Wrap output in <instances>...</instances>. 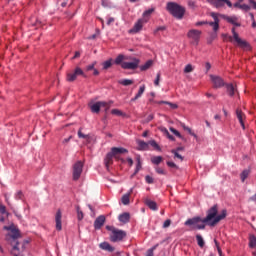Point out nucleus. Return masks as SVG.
<instances>
[{"instance_id": "nucleus-1", "label": "nucleus", "mask_w": 256, "mask_h": 256, "mask_svg": "<svg viewBox=\"0 0 256 256\" xmlns=\"http://www.w3.org/2000/svg\"><path fill=\"white\" fill-rule=\"evenodd\" d=\"M218 213L217 206H213L208 210L206 218L202 219L201 217H194L188 219L185 222V225L191 227V229H205V223L210 225V227H215L219 221H223L227 217V210H222L220 214Z\"/></svg>"}, {"instance_id": "nucleus-2", "label": "nucleus", "mask_w": 256, "mask_h": 256, "mask_svg": "<svg viewBox=\"0 0 256 256\" xmlns=\"http://www.w3.org/2000/svg\"><path fill=\"white\" fill-rule=\"evenodd\" d=\"M210 15L214 19V22L209 23L210 27H213V31H219V17H223V19L234 27H241V21H239L237 16H223L215 12H212Z\"/></svg>"}, {"instance_id": "nucleus-3", "label": "nucleus", "mask_w": 256, "mask_h": 256, "mask_svg": "<svg viewBox=\"0 0 256 256\" xmlns=\"http://www.w3.org/2000/svg\"><path fill=\"white\" fill-rule=\"evenodd\" d=\"M114 63L116 65H121L122 69H137L139 67V59L123 54H119Z\"/></svg>"}, {"instance_id": "nucleus-4", "label": "nucleus", "mask_w": 256, "mask_h": 256, "mask_svg": "<svg viewBox=\"0 0 256 256\" xmlns=\"http://www.w3.org/2000/svg\"><path fill=\"white\" fill-rule=\"evenodd\" d=\"M4 230L8 231L6 235V241L13 245L14 251H17L19 249V247H17V245H19V242L17 240L19 239V237H21L19 229L17 228V226H15V224H11L10 226H4Z\"/></svg>"}, {"instance_id": "nucleus-5", "label": "nucleus", "mask_w": 256, "mask_h": 256, "mask_svg": "<svg viewBox=\"0 0 256 256\" xmlns=\"http://www.w3.org/2000/svg\"><path fill=\"white\" fill-rule=\"evenodd\" d=\"M127 152L128 151L125 148L113 147L111 149V152H109L104 159L106 169H109V166L113 165V157L114 159H119V155H122L123 153Z\"/></svg>"}, {"instance_id": "nucleus-6", "label": "nucleus", "mask_w": 256, "mask_h": 256, "mask_svg": "<svg viewBox=\"0 0 256 256\" xmlns=\"http://www.w3.org/2000/svg\"><path fill=\"white\" fill-rule=\"evenodd\" d=\"M228 39L230 43H234V45H237V47H240V49H243L244 51L251 50L249 43L239 37V34L235 31V28H232V36H229Z\"/></svg>"}, {"instance_id": "nucleus-7", "label": "nucleus", "mask_w": 256, "mask_h": 256, "mask_svg": "<svg viewBox=\"0 0 256 256\" xmlns=\"http://www.w3.org/2000/svg\"><path fill=\"white\" fill-rule=\"evenodd\" d=\"M166 9L176 19H183V15H185V8L174 2H168Z\"/></svg>"}, {"instance_id": "nucleus-8", "label": "nucleus", "mask_w": 256, "mask_h": 256, "mask_svg": "<svg viewBox=\"0 0 256 256\" xmlns=\"http://www.w3.org/2000/svg\"><path fill=\"white\" fill-rule=\"evenodd\" d=\"M111 103L113 102H105V101H99V102H90L89 107L92 111V113H99L101 109L103 111H109L111 107Z\"/></svg>"}, {"instance_id": "nucleus-9", "label": "nucleus", "mask_w": 256, "mask_h": 256, "mask_svg": "<svg viewBox=\"0 0 256 256\" xmlns=\"http://www.w3.org/2000/svg\"><path fill=\"white\" fill-rule=\"evenodd\" d=\"M81 173H83V163L81 161H77L72 168L73 180H79V177H81Z\"/></svg>"}, {"instance_id": "nucleus-10", "label": "nucleus", "mask_w": 256, "mask_h": 256, "mask_svg": "<svg viewBox=\"0 0 256 256\" xmlns=\"http://www.w3.org/2000/svg\"><path fill=\"white\" fill-rule=\"evenodd\" d=\"M126 235L127 234L123 230L113 229L110 234V239L113 243H117V241H122Z\"/></svg>"}, {"instance_id": "nucleus-11", "label": "nucleus", "mask_w": 256, "mask_h": 256, "mask_svg": "<svg viewBox=\"0 0 256 256\" xmlns=\"http://www.w3.org/2000/svg\"><path fill=\"white\" fill-rule=\"evenodd\" d=\"M207 2L213 7H216V9H221V7H225V5L233 7V3L229 0H207Z\"/></svg>"}, {"instance_id": "nucleus-12", "label": "nucleus", "mask_w": 256, "mask_h": 256, "mask_svg": "<svg viewBox=\"0 0 256 256\" xmlns=\"http://www.w3.org/2000/svg\"><path fill=\"white\" fill-rule=\"evenodd\" d=\"M188 38L191 39L192 45H199V39H201V31L192 29L188 32Z\"/></svg>"}, {"instance_id": "nucleus-13", "label": "nucleus", "mask_w": 256, "mask_h": 256, "mask_svg": "<svg viewBox=\"0 0 256 256\" xmlns=\"http://www.w3.org/2000/svg\"><path fill=\"white\" fill-rule=\"evenodd\" d=\"M145 23H147V19L142 18L139 19L134 27L130 30V33H139V31H141L143 29V25H145Z\"/></svg>"}, {"instance_id": "nucleus-14", "label": "nucleus", "mask_w": 256, "mask_h": 256, "mask_svg": "<svg viewBox=\"0 0 256 256\" xmlns=\"http://www.w3.org/2000/svg\"><path fill=\"white\" fill-rule=\"evenodd\" d=\"M210 80L213 83L215 89H219V87H223V85H225L223 79L217 75H210Z\"/></svg>"}, {"instance_id": "nucleus-15", "label": "nucleus", "mask_w": 256, "mask_h": 256, "mask_svg": "<svg viewBox=\"0 0 256 256\" xmlns=\"http://www.w3.org/2000/svg\"><path fill=\"white\" fill-rule=\"evenodd\" d=\"M62 219H63V212L61 210H57L55 214V223L57 231H61L62 227Z\"/></svg>"}, {"instance_id": "nucleus-16", "label": "nucleus", "mask_w": 256, "mask_h": 256, "mask_svg": "<svg viewBox=\"0 0 256 256\" xmlns=\"http://www.w3.org/2000/svg\"><path fill=\"white\" fill-rule=\"evenodd\" d=\"M236 117H237L242 129H245V113H243V111H241L240 109H237Z\"/></svg>"}, {"instance_id": "nucleus-17", "label": "nucleus", "mask_w": 256, "mask_h": 256, "mask_svg": "<svg viewBox=\"0 0 256 256\" xmlns=\"http://www.w3.org/2000/svg\"><path fill=\"white\" fill-rule=\"evenodd\" d=\"M102 225H105V216L103 215L99 216L94 222L95 229H100Z\"/></svg>"}, {"instance_id": "nucleus-18", "label": "nucleus", "mask_w": 256, "mask_h": 256, "mask_svg": "<svg viewBox=\"0 0 256 256\" xmlns=\"http://www.w3.org/2000/svg\"><path fill=\"white\" fill-rule=\"evenodd\" d=\"M133 193V188H131L128 193L124 194L121 198V201L123 203V205H129L130 203V197H131V194Z\"/></svg>"}, {"instance_id": "nucleus-19", "label": "nucleus", "mask_w": 256, "mask_h": 256, "mask_svg": "<svg viewBox=\"0 0 256 256\" xmlns=\"http://www.w3.org/2000/svg\"><path fill=\"white\" fill-rule=\"evenodd\" d=\"M137 145L140 151H147V149H149V142L147 143L145 141L138 140Z\"/></svg>"}, {"instance_id": "nucleus-20", "label": "nucleus", "mask_w": 256, "mask_h": 256, "mask_svg": "<svg viewBox=\"0 0 256 256\" xmlns=\"http://www.w3.org/2000/svg\"><path fill=\"white\" fill-rule=\"evenodd\" d=\"M144 93H145V85H142L140 86L138 93L135 95L134 98L131 99V101H137V99H141Z\"/></svg>"}, {"instance_id": "nucleus-21", "label": "nucleus", "mask_w": 256, "mask_h": 256, "mask_svg": "<svg viewBox=\"0 0 256 256\" xmlns=\"http://www.w3.org/2000/svg\"><path fill=\"white\" fill-rule=\"evenodd\" d=\"M145 204H146L147 207H149V209H151L152 211H157V203H156L155 201L146 199Z\"/></svg>"}, {"instance_id": "nucleus-22", "label": "nucleus", "mask_w": 256, "mask_h": 256, "mask_svg": "<svg viewBox=\"0 0 256 256\" xmlns=\"http://www.w3.org/2000/svg\"><path fill=\"white\" fill-rule=\"evenodd\" d=\"M130 218L131 216L129 215V213L125 212L119 216V221L121 223H129Z\"/></svg>"}, {"instance_id": "nucleus-23", "label": "nucleus", "mask_w": 256, "mask_h": 256, "mask_svg": "<svg viewBox=\"0 0 256 256\" xmlns=\"http://www.w3.org/2000/svg\"><path fill=\"white\" fill-rule=\"evenodd\" d=\"M100 248L103 249L104 251H110V252L115 251V249L111 245H109V243L107 242L101 243Z\"/></svg>"}, {"instance_id": "nucleus-24", "label": "nucleus", "mask_w": 256, "mask_h": 256, "mask_svg": "<svg viewBox=\"0 0 256 256\" xmlns=\"http://www.w3.org/2000/svg\"><path fill=\"white\" fill-rule=\"evenodd\" d=\"M249 175H251V170L246 169V170L242 171V173L240 174V179H241L242 183H245V179H247V177H249Z\"/></svg>"}, {"instance_id": "nucleus-25", "label": "nucleus", "mask_w": 256, "mask_h": 256, "mask_svg": "<svg viewBox=\"0 0 256 256\" xmlns=\"http://www.w3.org/2000/svg\"><path fill=\"white\" fill-rule=\"evenodd\" d=\"M152 66H153V60H148L145 64L140 66V70L147 71V69H151Z\"/></svg>"}, {"instance_id": "nucleus-26", "label": "nucleus", "mask_w": 256, "mask_h": 256, "mask_svg": "<svg viewBox=\"0 0 256 256\" xmlns=\"http://www.w3.org/2000/svg\"><path fill=\"white\" fill-rule=\"evenodd\" d=\"M184 131H187L189 133V135H191L192 137H194V139H199V137L197 136V134H195V132H193V130H191V128H189V126H186L185 124L182 125Z\"/></svg>"}, {"instance_id": "nucleus-27", "label": "nucleus", "mask_w": 256, "mask_h": 256, "mask_svg": "<svg viewBox=\"0 0 256 256\" xmlns=\"http://www.w3.org/2000/svg\"><path fill=\"white\" fill-rule=\"evenodd\" d=\"M236 91H237V89L235 88V86L233 84L227 85V92H228V95H230V97H233V95H235Z\"/></svg>"}, {"instance_id": "nucleus-28", "label": "nucleus", "mask_w": 256, "mask_h": 256, "mask_svg": "<svg viewBox=\"0 0 256 256\" xmlns=\"http://www.w3.org/2000/svg\"><path fill=\"white\" fill-rule=\"evenodd\" d=\"M118 83L120 85H123L124 87H128V85H133V80L122 79V80H119Z\"/></svg>"}, {"instance_id": "nucleus-29", "label": "nucleus", "mask_w": 256, "mask_h": 256, "mask_svg": "<svg viewBox=\"0 0 256 256\" xmlns=\"http://www.w3.org/2000/svg\"><path fill=\"white\" fill-rule=\"evenodd\" d=\"M161 161H163V157L161 156H153L151 158V162L154 164V165H159V163H161Z\"/></svg>"}, {"instance_id": "nucleus-30", "label": "nucleus", "mask_w": 256, "mask_h": 256, "mask_svg": "<svg viewBox=\"0 0 256 256\" xmlns=\"http://www.w3.org/2000/svg\"><path fill=\"white\" fill-rule=\"evenodd\" d=\"M148 145H151V147H153L156 151H161V147L159 146V144H157L155 140H150L148 142Z\"/></svg>"}, {"instance_id": "nucleus-31", "label": "nucleus", "mask_w": 256, "mask_h": 256, "mask_svg": "<svg viewBox=\"0 0 256 256\" xmlns=\"http://www.w3.org/2000/svg\"><path fill=\"white\" fill-rule=\"evenodd\" d=\"M196 239L199 247H205V240H203V237L201 235H196Z\"/></svg>"}, {"instance_id": "nucleus-32", "label": "nucleus", "mask_w": 256, "mask_h": 256, "mask_svg": "<svg viewBox=\"0 0 256 256\" xmlns=\"http://www.w3.org/2000/svg\"><path fill=\"white\" fill-rule=\"evenodd\" d=\"M195 71V67L191 64H187L184 68V73H193Z\"/></svg>"}, {"instance_id": "nucleus-33", "label": "nucleus", "mask_w": 256, "mask_h": 256, "mask_svg": "<svg viewBox=\"0 0 256 256\" xmlns=\"http://www.w3.org/2000/svg\"><path fill=\"white\" fill-rule=\"evenodd\" d=\"M77 79V74L75 72L73 73H68L67 75V81L73 82Z\"/></svg>"}, {"instance_id": "nucleus-34", "label": "nucleus", "mask_w": 256, "mask_h": 256, "mask_svg": "<svg viewBox=\"0 0 256 256\" xmlns=\"http://www.w3.org/2000/svg\"><path fill=\"white\" fill-rule=\"evenodd\" d=\"M256 246V237L254 235L249 238V247L253 248Z\"/></svg>"}, {"instance_id": "nucleus-35", "label": "nucleus", "mask_w": 256, "mask_h": 256, "mask_svg": "<svg viewBox=\"0 0 256 256\" xmlns=\"http://www.w3.org/2000/svg\"><path fill=\"white\" fill-rule=\"evenodd\" d=\"M102 65H103V69H109V67H111V65H113V59L103 62Z\"/></svg>"}, {"instance_id": "nucleus-36", "label": "nucleus", "mask_w": 256, "mask_h": 256, "mask_svg": "<svg viewBox=\"0 0 256 256\" xmlns=\"http://www.w3.org/2000/svg\"><path fill=\"white\" fill-rule=\"evenodd\" d=\"M74 73H76L77 77H79V75H81L82 77H85V72H83V70L80 67H76V69L74 70Z\"/></svg>"}, {"instance_id": "nucleus-37", "label": "nucleus", "mask_w": 256, "mask_h": 256, "mask_svg": "<svg viewBox=\"0 0 256 256\" xmlns=\"http://www.w3.org/2000/svg\"><path fill=\"white\" fill-rule=\"evenodd\" d=\"M177 151H181V148H178L177 150H172V153L174 154V157H176L177 159H180L181 161H183V156H181L179 154V152Z\"/></svg>"}, {"instance_id": "nucleus-38", "label": "nucleus", "mask_w": 256, "mask_h": 256, "mask_svg": "<svg viewBox=\"0 0 256 256\" xmlns=\"http://www.w3.org/2000/svg\"><path fill=\"white\" fill-rule=\"evenodd\" d=\"M164 104V105H169V107H171V109H177V104H173L170 102H165V101H160L159 105Z\"/></svg>"}, {"instance_id": "nucleus-39", "label": "nucleus", "mask_w": 256, "mask_h": 256, "mask_svg": "<svg viewBox=\"0 0 256 256\" xmlns=\"http://www.w3.org/2000/svg\"><path fill=\"white\" fill-rule=\"evenodd\" d=\"M170 131H171V133H173L176 137H179V139H182V135H181V133L179 132V131H177L175 128H173V127H171L170 128Z\"/></svg>"}, {"instance_id": "nucleus-40", "label": "nucleus", "mask_w": 256, "mask_h": 256, "mask_svg": "<svg viewBox=\"0 0 256 256\" xmlns=\"http://www.w3.org/2000/svg\"><path fill=\"white\" fill-rule=\"evenodd\" d=\"M78 137L80 139H86V141H89L91 139V137H89V135L82 134L81 130L78 131Z\"/></svg>"}, {"instance_id": "nucleus-41", "label": "nucleus", "mask_w": 256, "mask_h": 256, "mask_svg": "<svg viewBox=\"0 0 256 256\" xmlns=\"http://www.w3.org/2000/svg\"><path fill=\"white\" fill-rule=\"evenodd\" d=\"M111 113L112 115H117L118 117H121V115H123V112H121V110L119 109H113Z\"/></svg>"}, {"instance_id": "nucleus-42", "label": "nucleus", "mask_w": 256, "mask_h": 256, "mask_svg": "<svg viewBox=\"0 0 256 256\" xmlns=\"http://www.w3.org/2000/svg\"><path fill=\"white\" fill-rule=\"evenodd\" d=\"M159 81H161V73H158L156 79L154 80V85H156V87H159Z\"/></svg>"}, {"instance_id": "nucleus-43", "label": "nucleus", "mask_w": 256, "mask_h": 256, "mask_svg": "<svg viewBox=\"0 0 256 256\" xmlns=\"http://www.w3.org/2000/svg\"><path fill=\"white\" fill-rule=\"evenodd\" d=\"M0 213H2V215H6V216L9 215V214L7 213V210H6L5 206H4V205H1V204H0Z\"/></svg>"}, {"instance_id": "nucleus-44", "label": "nucleus", "mask_w": 256, "mask_h": 256, "mask_svg": "<svg viewBox=\"0 0 256 256\" xmlns=\"http://www.w3.org/2000/svg\"><path fill=\"white\" fill-rule=\"evenodd\" d=\"M151 13H153V9H148L143 13V17L144 19H147L146 17H149V15H151Z\"/></svg>"}, {"instance_id": "nucleus-45", "label": "nucleus", "mask_w": 256, "mask_h": 256, "mask_svg": "<svg viewBox=\"0 0 256 256\" xmlns=\"http://www.w3.org/2000/svg\"><path fill=\"white\" fill-rule=\"evenodd\" d=\"M250 9H256V1L255 0H248Z\"/></svg>"}, {"instance_id": "nucleus-46", "label": "nucleus", "mask_w": 256, "mask_h": 256, "mask_svg": "<svg viewBox=\"0 0 256 256\" xmlns=\"http://www.w3.org/2000/svg\"><path fill=\"white\" fill-rule=\"evenodd\" d=\"M77 217H78L79 221H81L83 219V212L79 209H77Z\"/></svg>"}, {"instance_id": "nucleus-47", "label": "nucleus", "mask_w": 256, "mask_h": 256, "mask_svg": "<svg viewBox=\"0 0 256 256\" xmlns=\"http://www.w3.org/2000/svg\"><path fill=\"white\" fill-rule=\"evenodd\" d=\"M240 9H242L243 11H249L250 7L247 4H241Z\"/></svg>"}, {"instance_id": "nucleus-48", "label": "nucleus", "mask_w": 256, "mask_h": 256, "mask_svg": "<svg viewBox=\"0 0 256 256\" xmlns=\"http://www.w3.org/2000/svg\"><path fill=\"white\" fill-rule=\"evenodd\" d=\"M156 172H157L159 175H165V170H163V169L160 168V167H157V168H156Z\"/></svg>"}, {"instance_id": "nucleus-49", "label": "nucleus", "mask_w": 256, "mask_h": 256, "mask_svg": "<svg viewBox=\"0 0 256 256\" xmlns=\"http://www.w3.org/2000/svg\"><path fill=\"white\" fill-rule=\"evenodd\" d=\"M170 225H171V220L168 219L164 222L163 227L164 229H167V227H169Z\"/></svg>"}, {"instance_id": "nucleus-50", "label": "nucleus", "mask_w": 256, "mask_h": 256, "mask_svg": "<svg viewBox=\"0 0 256 256\" xmlns=\"http://www.w3.org/2000/svg\"><path fill=\"white\" fill-rule=\"evenodd\" d=\"M92 69H95V63L90 64L86 67V71H92Z\"/></svg>"}, {"instance_id": "nucleus-51", "label": "nucleus", "mask_w": 256, "mask_h": 256, "mask_svg": "<svg viewBox=\"0 0 256 256\" xmlns=\"http://www.w3.org/2000/svg\"><path fill=\"white\" fill-rule=\"evenodd\" d=\"M214 241H215V245L217 247V251H218L219 255L221 256L223 252L221 251V248L219 247V243H217V240H214Z\"/></svg>"}, {"instance_id": "nucleus-52", "label": "nucleus", "mask_w": 256, "mask_h": 256, "mask_svg": "<svg viewBox=\"0 0 256 256\" xmlns=\"http://www.w3.org/2000/svg\"><path fill=\"white\" fill-rule=\"evenodd\" d=\"M145 179H146V183H149V184L153 183V177L146 176Z\"/></svg>"}, {"instance_id": "nucleus-53", "label": "nucleus", "mask_w": 256, "mask_h": 256, "mask_svg": "<svg viewBox=\"0 0 256 256\" xmlns=\"http://www.w3.org/2000/svg\"><path fill=\"white\" fill-rule=\"evenodd\" d=\"M160 131L164 133V135H169V130H167L165 127L160 128Z\"/></svg>"}, {"instance_id": "nucleus-54", "label": "nucleus", "mask_w": 256, "mask_h": 256, "mask_svg": "<svg viewBox=\"0 0 256 256\" xmlns=\"http://www.w3.org/2000/svg\"><path fill=\"white\" fill-rule=\"evenodd\" d=\"M141 169V161L138 159V163L136 166V173H139V170Z\"/></svg>"}, {"instance_id": "nucleus-55", "label": "nucleus", "mask_w": 256, "mask_h": 256, "mask_svg": "<svg viewBox=\"0 0 256 256\" xmlns=\"http://www.w3.org/2000/svg\"><path fill=\"white\" fill-rule=\"evenodd\" d=\"M207 23H208V22H205V21L197 22V23H196V27H199V26H201V25H207ZM209 23H211V22H209ZM209 23H208V25H209Z\"/></svg>"}, {"instance_id": "nucleus-56", "label": "nucleus", "mask_w": 256, "mask_h": 256, "mask_svg": "<svg viewBox=\"0 0 256 256\" xmlns=\"http://www.w3.org/2000/svg\"><path fill=\"white\" fill-rule=\"evenodd\" d=\"M168 167L177 168L175 162H167Z\"/></svg>"}, {"instance_id": "nucleus-57", "label": "nucleus", "mask_w": 256, "mask_h": 256, "mask_svg": "<svg viewBox=\"0 0 256 256\" xmlns=\"http://www.w3.org/2000/svg\"><path fill=\"white\" fill-rule=\"evenodd\" d=\"M115 22V18H108L107 25H111V23Z\"/></svg>"}, {"instance_id": "nucleus-58", "label": "nucleus", "mask_w": 256, "mask_h": 256, "mask_svg": "<svg viewBox=\"0 0 256 256\" xmlns=\"http://www.w3.org/2000/svg\"><path fill=\"white\" fill-rule=\"evenodd\" d=\"M159 31H165V26H160L156 29L155 33L159 32Z\"/></svg>"}, {"instance_id": "nucleus-59", "label": "nucleus", "mask_w": 256, "mask_h": 256, "mask_svg": "<svg viewBox=\"0 0 256 256\" xmlns=\"http://www.w3.org/2000/svg\"><path fill=\"white\" fill-rule=\"evenodd\" d=\"M166 137H168V139H170V141H175V137H173L171 134H166Z\"/></svg>"}, {"instance_id": "nucleus-60", "label": "nucleus", "mask_w": 256, "mask_h": 256, "mask_svg": "<svg viewBox=\"0 0 256 256\" xmlns=\"http://www.w3.org/2000/svg\"><path fill=\"white\" fill-rule=\"evenodd\" d=\"M146 256H153V249H149L146 253Z\"/></svg>"}, {"instance_id": "nucleus-61", "label": "nucleus", "mask_w": 256, "mask_h": 256, "mask_svg": "<svg viewBox=\"0 0 256 256\" xmlns=\"http://www.w3.org/2000/svg\"><path fill=\"white\" fill-rule=\"evenodd\" d=\"M206 71H209L211 69V64L208 62L205 64Z\"/></svg>"}, {"instance_id": "nucleus-62", "label": "nucleus", "mask_w": 256, "mask_h": 256, "mask_svg": "<svg viewBox=\"0 0 256 256\" xmlns=\"http://www.w3.org/2000/svg\"><path fill=\"white\" fill-rule=\"evenodd\" d=\"M79 57H81V52H75L73 59H77Z\"/></svg>"}, {"instance_id": "nucleus-63", "label": "nucleus", "mask_w": 256, "mask_h": 256, "mask_svg": "<svg viewBox=\"0 0 256 256\" xmlns=\"http://www.w3.org/2000/svg\"><path fill=\"white\" fill-rule=\"evenodd\" d=\"M127 163H128V165H130V167L133 165V159H131V158H128L127 159Z\"/></svg>"}, {"instance_id": "nucleus-64", "label": "nucleus", "mask_w": 256, "mask_h": 256, "mask_svg": "<svg viewBox=\"0 0 256 256\" xmlns=\"http://www.w3.org/2000/svg\"><path fill=\"white\" fill-rule=\"evenodd\" d=\"M234 7L238 8V9H241V2H236L234 4Z\"/></svg>"}]
</instances>
